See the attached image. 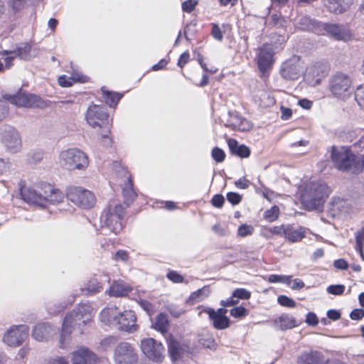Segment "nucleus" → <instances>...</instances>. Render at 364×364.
<instances>
[{"label": "nucleus", "instance_id": "nucleus-13", "mask_svg": "<svg viewBox=\"0 0 364 364\" xmlns=\"http://www.w3.org/2000/svg\"><path fill=\"white\" fill-rule=\"evenodd\" d=\"M42 189L43 183L36 187L21 186L20 188L21 197L27 203L45 208V198Z\"/></svg>", "mask_w": 364, "mask_h": 364}, {"label": "nucleus", "instance_id": "nucleus-47", "mask_svg": "<svg viewBox=\"0 0 364 364\" xmlns=\"http://www.w3.org/2000/svg\"><path fill=\"white\" fill-rule=\"evenodd\" d=\"M211 154L213 159L218 163H221L225 160V154L223 150L218 147H215L212 150Z\"/></svg>", "mask_w": 364, "mask_h": 364}, {"label": "nucleus", "instance_id": "nucleus-15", "mask_svg": "<svg viewBox=\"0 0 364 364\" xmlns=\"http://www.w3.org/2000/svg\"><path fill=\"white\" fill-rule=\"evenodd\" d=\"M301 73L302 67L300 63V58L297 55H294L284 62L280 69L282 76L290 80L298 79Z\"/></svg>", "mask_w": 364, "mask_h": 364}, {"label": "nucleus", "instance_id": "nucleus-11", "mask_svg": "<svg viewBox=\"0 0 364 364\" xmlns=\"http://www.w3.org/2000/svg\"><path fill=\"white\" fill-rule=\"evenodd\" d=\"M6 98L11 104L19 107L34 108L42 107L43 105V101L40 97L26 92L21 91L13 95H8Z\"/></svg>", "mask_w": 364, "mask_h": 364}, {"label": "nucleus", "instance_id": "nucleus-44", "mask_svg": "<svg viewBox=\"0 0 364 364\" xmlns=\"http://www.w3.org/2000/svg\"><path fill=\"white\" fill-rule=\"evenodd\" d=\"M355 100L359 107L364 109V85L358 86L355 91Z\"/></svg>", "mask_w": 364, "mask_h": 364}, {"label": "nucleus", "instance_id": "nucleus-3", "mask_svg": "<svg viewBox=\"0 0 364 364\" xmlns=\"http://www.w3.org/2000/svg\"><path fill=\"white\" fill-rule=\"evenodd\" d=\"M331 159L335 166L340 171L359 173L364 168V154L355 156L346 147H333Z\"/></svg>", "mask_w": 364, "mask_h": 364}, {"label": "nucleus", "instance_id": "nucleus-49", "mask_svg": "<svg viewBox=\"0 0 364 364\" xmlns=\"http://www.w3.org/2000/svg\"><path fill=\"white\" fill-rule=\"evenodd\" d=\"M2 55L5 56V57H4V60L5 61L6 67L7 68H11V65H13L12 60L15 58H17V56L14 53H12V50H10V51H9V50H4L2 52Z\"/></svg>", "mask_w": 364, "mask_h": 364}, {"label": "nucleus", "instance_id": "nucleus-35", "mask_svg": "<svg viewBox=\"0 0 364 364\" xmlns=\"http://www.w3.org/2000/svg\"><path fill=\"white\" fill-rule=\"evenodd\" d=\"M321 353L317 351L304 353L298 358V364H321Z\"/></svg>", "mask_w": 364, "mask_h": 364}, {"label": "nucleus", "instance_id": "nucleus-42", "mask_svg": "<svg viewBox=\"0 0 364 364\" xmlns=\"http://www.w3.org/2000/svg\"><path fill=\"white\" fill-rule=\"evenodd\" d=\"M117 342V338L114 336H109L103 338L100 343L99 348L102 350H107L112 348Z\"/></svg>", "mask_w": 364, "mask_h": 364}, {"label": "nucleus", "instance_id": "nucleus-36", "mask_svg": "<svg viewBox=\"0 0 364 364\" xmlns=\"http://www.w3.org/2000/svg\"><path fill=\"white\" fill-rule=\"evenodd\" d=\"M167 343L171 358L173 360H176L179 357L181 350L180 343L171 335L168 337Z\"/></svg>", "mask_w": 364, "mask_h": 364}, {"label": "nucleus", "instance_id": "nucleus-26", "mask_svg": "<svg viewBox=\"0 0 364 364\" xmlns=\"http://www.w3.org/2000/svg\"><path fill=\"white\" fill-rule=\"evenodd\" d=\"M12 53H14L21 60H29L37 55L38 49L36 46L25 43L13 50Z\"/></svg>", "mask_w": 364, "mask_h": 364}, {"label": "nucleus", "instance_id": "nucleus-20", "mask_svg": "<svg viewBox=\"0 0 364 364\" xmlns=\"http://www.w3.org/2000/svg\"><path fill=\"white\" fill-rule=\"evenodd\" d=\"M45 208L48 205H57L64 201L65 194L49 183H43Z\"/></svg>", "mask_w": 364, "mask_h": 364}, {"label": "nucleus", "instance_id": "nucleus-51", "mask_svg": "<svg viewBox=\"0 0 364 364\" xmlns=\"http://www.w3.org/2000/svg\"><path fill=\"white\" fill-rule=\"evenodd\" d=\"M198 4L197 0H187L182 4V9L187 12H192Z\"/></svg>", "mask_w": 364, "mask_h": 364}, {"label": "nucleus", "instance_id": "nucleus-57", "mask_svg": "<svg viewBox=\"0 0 364 364\" xmlns=\"http://www.w3.org/2000/svg\"><path fill=\"white\" fill-rule=\"evenodd\" d=\"M287 225L274 226L269 229V232L284 237Z\"/></svg>", "mask_w": 364, "mask_h": 364}, {"label": "nucleus", "instance_id": "nucleus-54", "mask_svg": "<svg viewBox=\"0 0 364 364\" xmlns=\"http://www.w3.org/2000/svg\"><path fill=\"white\" fill-rule=\"evenodd\" d=\"M113 259L117 262H126L129 259L128 253L124 250H118Z\"/></svg>", "mask_w": 364, "mask_h": 364}, {"label": "nucleus", "instance_id": "nucleus-7", "mask_svg": "<svg viewBox=\"0 0 364 364\" xmlns=\"http://www.w3.org/2000/svg\"><path fill=\"white\" fill-rule=\"evenodd\" d=\"M67 198L72 203L82 208H90L95 203V197L90 191L79 187H70Z\"/></svg>", "mask_w": 364, "mask_h": 364}, {"label": "nucleus", "instance_id": "nucleus-58", "mask_svg": "<svg viewBox=\"0 0 364 364\" xmlns=\"http://www.w3.org/2000/svg\"><path fill=\"white\" fill-rule=\"evenodd\" d=\"M224 201V197L220 194L215 195L211 200L213 205L216 208H221L223 205Z\"/></svg>", "mask_w": 364, "mask_h": 364}, {"label": "nucleus", "instance_id": "nucleus-37", "mask_svg": "<svg viewBox=\"0 0 364 364\" xmlns=\"http://www.w3.org/2000/svg\"><path fill=\"white\" fill-rule=\"evenodd\" d=\"M102 98L105 102L109 107H114L122 97V95L117 92H112L102 88Z\"/></svg>", "mask_w": 364, "mask_h": 364}, {"label": "nucleus", "instance_id": "nucleus-39", "mask_svg": "<svg viewBox=\"0 0 364 364\" xmlns=\"http://www.w3.org/2000/svg\"><path fill=\"white\" fill-rule=\"evenodd\" d=\"M331 210L336 213H342L346 210L347 208V203L343 198L339 197H334L331 201Z\"/></svg>", "mask_w": 364, "mask_h": 364}, {"label": "nucleus", "instance_id": "nucleus-59", "mask_svg": "<svg viewBox=\"0 0 364 364\" xmlns=\"http://www.w3.org/2000/svg\"><path fill=\"white\" fill-rule=\"evenodd\" d=\"M306 322L310 326H316L318 323V319L316 315L313 312H309L307 314L306 317Z\"/></svg>", "mask_w": 364, "mask_h": 364}, {"label": "nucleus", "instance_id": "nucleus-38", "mask_svg": "<svg viewBox=\"0 0 364 364\" xmlns=\"http://www.w3.org/2000/svg\"><path fill=\"white\" fill-rule=\"evenodd\" d=\"M209 294V287L205 286L203 288L199 289L197 291L193 292L188 298V302H190L191 304L199 302L203 300L205 298L208 297Z\"/></svg>", "mask_w": 364, "mask_h": 364}, {"label": "nucleus", "instance_id": "nucleus-40", "mask_svg": "<svg viewBox=\"0 0 364 364\" xmlns=\"http://www.w3.org/2000/svg\"><path fill=\"white\" fill-rule=\"evenodd\" d=\"M355 250L357 252H359L360 257L363 259H364V255L363 253V242H364V229H361L359 231L357 232L355 235Z\"/></svg>", "mask_w": 364, "mask_h": 364}, {"label": "nucleus", "instance_id": "nucleus-16", "mask_svg": "<svg viewBox=\"0 0 364 364\" xmlns=\"http://www.w3.org/2000/svg\"><path fill=\"white\" fill-rule=\"evenodd\" d=\"M323 29L333 40L348 42L352 38L350 30L344 25L337 23H323Z\"/></svg>", "mask_w": 364, "mask_h": 364}, {"label": "nucleus", "instance_id": "nucleus-46", "mask_svg": "<svg viewBox=\"0 0 364 364\" xmlns=\"http://www.w3.org/2000/svg\"><path fill=\"white\" fill-rule=\"evenodd\" d=\"M277 301L282 306L294 308L296 306V302L292 299L284 295L279 296Z\"/></svg>", "mask_w": 364, "mask_h": 364}, {"label": "nucleus", "instance_id": "nucleus-21", "mask_svg": "<svg viewBox=\"0 0 364 364\" xmlns=\"http://www.w3.org/2000/svg\"><path fill=\"white\" fill-rule=\"evenodd\" d=\"M113 168L115 170L117 176L124 177L127 180V184L126 187L123 188V195L127 202L133 200L135 198L136 194L132 188V183L131 181V176L127 171V169L118 162L113 164Z\"/></svg>", "mask_w": 364, "mask_h": 364}, {"label": "nucleus", "instance_id": "nucleus-63", "mask_svg": "<svg viewBox=\"0 0 364 364\" xmlns=\"http://www.w3.org/2000/svg\"><path fill=\"white\" fill-rule=\"evenodd\" d=\"M212 35L216 40L221 41L223 39V33L218 25H213L212 28Z\"/></svg>", "mask_w": 364, "mask_h": 364}, {"label": "nucleus", "instance_id": "nucleus-4", "mask_svg": "<svg viewBox=\"0 0 364 364\" xmlns=\"http://www.w3.org/2000/svg\"><path fill=\"white\" fill-rule=\"evenodd\" d=\"M59 162L69 170H85L89 164L87 155L76 148L62 151L59 155Z\"/></svg>", "mask_w": 364, "mask_h": 364}, {"label": "nucleus", "instance_id": "nucleus-19", "mask_svg": "<svg viewBox=\"0 0 364 364\" xmlns=\"http://www.w3.org/2000/svg\"><path fill=\"white\" fill-rule=\"evenodd\" d=\"M100 358L90 349L81 347L72 353L73 364H95Z\"/></svg>", "mask_w": 364, "mask_h": 364}, {"label": "nucleus", "instance_id": "nucleus-34", "mask_svg": "<svg viewBox=\"0 0 364 364\" xmlns=\"http://www.w3.org/2000/svg\"><path fill=\"white\" fill-rule=\"evenodd\" d=\"M232 153L241 157L247 158L250 154V149L245 145H239L236 140L229 139L228 141Z\"/></svg>", "mask_w": 364, "mask_h": 364}, {"label": "nucleus", "instance_id": "nucleus-43", "mask_svg": "<svg viewBox=\"0 0 364 364\" xmlns=\"http://www.w3.org/2000/svg\"><path fill=\"white\" fill-rule=\"evenodd\" d=\"M27 0H9L8 5L11 11L15 14L22 10Z\"/></svg>", "mask_w": 364, "mask_h": 364}, {"label": "nucleus", "instance_id": "nucleus-60", "mask_svg": "<svg viewBox=\"0 0 364 364\" xmlns=\"http://www.w3.org/2000/svg\"><path fill=\"white\" fill-rule=\"evenodd\" d=\"M364 316V310L361 309H355L353 310L350 314V317L353 320H360Z\"/></svg>", "mask_w": 364, "mask_h": 364}, {"label": "nucleus", "instance_id": "nucleus-31", "mask_svg": "<svg viewBox=\"0 0 364 364\" xmlns=\"http://www.w3.org/2000/svg\"><path fill=\"white\" fill-rule=\"evenodd\" d=\"M87 80V76L80 74L79 73L74 72L70 77L66 75L60 76L58 78V83L61 87H68L73 85L76 82H85Z\"/></svg>", "mask_w": 364, "mask_h": 364}, {"label": "nucleus", "instance_id": "nucleus-6", "mask_svg": "<svg viewBox=\"0 0 364 364\" xmlns=\"http://www.w3.org/2000/svg\"><path fill=\"white\" fill-rule=\"evenodd\" d=\"M351 80L343 73H337L329 79V90L338 98L344 99L350 94Z\"/></svg>", "mask_w": 364, "mask_h": 364}, {"label": "nucleus", "instance_id": "nucleus-41", "mask_svg": "<svg viewBox=\"0 0 364 364\" xmlns=\"http://www.w3.org/2000/svg\"><path fill=\"white\" fill-rule=\"evenodd\" d=\"M291 278V276L270 274L268 277V282L270 283H285L287 285H290Z\"/></svg>", "mask_w": 364, "mask_h": 364}, {"label": "nucleus", "instance_id": "nucleus-5", "mask_svg": "<svg viewBox=\"0 0 364 364\" xmlns=\"http://www.w3.org/2000/svg\"><path fill=\"white\" fill-rule=\"evenodd\" d=\"M124 213L122 205L112 202L109 204L107 210L105 211L100 217L102 228L107 227L114 234L119 232L122 229L121 220Z\"/></svg>", "mask_w": 364, "mask_h": 364}, {"label": "nucleus", "instance_id": "nucleus-25", "mask_svg": "<svg viewBox=\"0 0 364 364\" xmlns=\"http://www.w3.org/2000/svg\"><path fill=\"white\" fill-rule=\"evenodd\" d=\"M225 126L242 132L248 131L252 128V124L247 119L236 114H230V119Z\"/></svg>", "mask_w": 364, "mask_h": 364}, {"label": "nucleus", "instance_id": "nucleus-24", "mask_svg": "<svg viewBox=\"0 0 364 364\" xmlns=\"http://www.w3.org/2000/svg\"><path fill=\"white\" fill-rule=\"evenodd\" d=\"M120 310L116 306H110L103 309L100 313V321L106 325L117 323Z\"/></svg>", "mask_w": 364, "mask_h": 364}, {"label": "nucleus", "instance_id": "nucleus-23", "mask_svg": "<svg viewBox=\"0 0 364 364\" xmlns=\"http://www.w3.org/2000/svg\"><path fill=\"white\" fill-rule=\"evenodd\" d=\"M3 141L7 149L11 152L16 153L21 149V139L19 133L13 129L5 133Z\"/></svg>", "mask_w": 364, "mask_h": 364}, {"label": "nucleus", "instance_id": "nucleus-62", "mask_svg": "<svg viewBox=\"0 0 364 364\" xmlns=\"http://www.w3.org/2000/svg\"><path fill=\"white\" fill-rule=\"evenodd\" d=\"M235 185L238 188L241 189H246L250 186V181L246 179L245 178H240L239 180L236 181L235 182Z\"/></svg>", "mask_w": 364, "mask_h": 364}, {"label": "nucleus", "instance_id": "nucleus-12", "mask_svg": "<svg viewBox=\"0 0 364 364\" xmlns=\"http://www.w3.org/2000/svg\"><path fill=\"white\" fill-rule=\"evenodd\" d=\"M28 328L25 325L13 326L3 336V342L11 347L20 346L27 338Z\"/></svg>", "mask_w": 364, "mask_h": 364}, {"label": "nucleus", "instance_id": "nucleus-8", "mask_svg": "<svg viewBox=\"0 0 364 364\" xmlns=\"http://www.w3.org/2000/svg\"><path fill=\"white\" fill-rule=\"evenodd\" d=\"M330 70V65L326 62H316L309 65L304 74V79L311 86L318 85Z\"/></svg>", "mask_w": 364, "mask_h": 364}, {"label": "nucleus", "instance_id": "nucleus-14", "mask_svg": "<svg viewBox=\"0 0 364 364\" xmlns=\"http://www.w3.org/2000/svg\"><path fill=\"white\" fill-rule=\"evenodd\" d=\"M87 122L93 128L102 127L108 122L109 116L104 107L97 105H90L86 112Z\"/></svg>", "mask_w": 364, "mask_h": 364}, {"label": "nucleus", "instance_id": "nucleus-45", "mask_svg": "<svg viewBox=\"0 0 364 364\" xmlns=\"http://www.w3.org/2000/svg\"><path fill=\"white\" fill-rule=\"evenodd\" d=\"M279 213V208L274 205L264 212V218L269 222H272L277 219Z\"/></svg>", "mask_w": 364, "mask_h": 364}, {"label": "nucleus", "instance_id": "nucleus-64", "mask_svg": "<svg viewBox=\"0 0 364 364\" xmlns=\"http://www.w3.org/2000/svg\"><path fill=\"white\" fill-rule=\"evenodd\" d=\"M334 267L338 269L345 270L348 267L347 262L343 259H337L334 262Z\"/></svg>", "mask_w": 364, "mask_h": 364}, {"label": "nucleus", "instance_id": "nucleus-29", "mask_svg": "<svg viewBox=\"0 0 364 364\" xmlns=\"http://www.w3.org/2000/svg\"><path fill=\"white\" fill-rule=\"evenodd\" d=\"M353 0H326V6L331 12L342 14L353 4Z\"/></svg>", "mask_w": 364, "mask_h": 364}, {"label": "nucleus", "instance_id": "nucleus-30", "mask_svg": "<svg viewBox=\"0 0 364 364\" xmlns=\"http://www.w3.org/2000/svg\"><path fill=\"white\" fill-rule=\"evenodd\" d=\"M306 229L300 227L298 229H294L291 225H287L284 237L290 242H297L305 237Z\"/></svg>", "mask_w": 364, "mask_h": 364}, {"label": "nucleus", "instance_id": "nucleus-28", "mask_svg": "<svg viewBox=\"0 0 364 364\" xmlns=\"http://www.w3.org/2000/svg\"><path fill=\"white\" fill-rule=\"evenodd\" d=\"M272 324L276 329L285 331L296 326V320L290 315L282 314L272 320Z\"/></svg>", "mask_w": 364, "mask_h": 364}, {"label": "nucleus", "instance_id": "nucleus-27", "mask_svg": "<svg viewBox=\"0 0 364 364\" xmlns=\"http://www.w3.org/2000/svg\"><path fill=\"white\" fill-rule=\"evenodd\" d=\"M132 288L122 280L114 281L109 289V295L115 297L125 296L131 292Z\"/></svg>", "mask_w": 364, "mask_h": 364}, {"label": "nucleus", "instance_id": "nucleus-17", "mask_svg": "<svg viewBox=\"0 0 364 364\" xmlns=\"http://www.w3.org/2000/svg\"><path fill=\"white\" fill-rule=\"evenodd\" d=\"M274 51L269 45H263L259 49L257 56V65L259 70L265 75L272 67L274 63Z\"/></svg>", "mask_w": 364, "mask_h": 364}, {"label": "nucleus", "instance_id": "nucleus-48", "mask_svg": "<svg viewBox=\"0 0 364 364\" xmlns=\"http://www.w3.org/2000/svg\"><path fill=\"white\" fill-rule=\"evenodd\" d=\"M232 296L240 299H248L251 296V293L245 289H237L232 292Z\"/></svg>", "mask_w": 364, "mask_h": 364}, {"label": "nucleus", "instance_id": "nucleus-9", "mask_svg": "<svg viewBox=\"0 0 364 364\" xmlns=\"http://www.w3.org/2000/svg\"><path fill=\"white\" fill-rule=\"evenodd\" d=\"M140 348L143 353L150 360L161 362L164 358L165 348L163 344L152 338L141 341Z\"/></svg>", "mask_w": 364, "mask_h": 364}, {"label": "nucleus", "instance_id": "nucleus-22", "mask_svg": "<svg viewBox=\"0 0 364 364\" xmlns=\"http://www.w3.org/2000/svg\"><path fill=\"white\" fill-rule=\"evenodd\" d=\"M55 333V328L49 323L36 325L32 331V336L38 341H46L50 338Z\"/></svg>", "mask_w": 364, "mask_h": 364}, {"label": "nucleus", "instance_id": "nucleus-50", "mask_svg": "<svg viewBox=\"0 0 364 364\" xmlns=\"http://www.w3.org/2000/svg\"><path fill=\"white\" fill-rule=\"evenodd\" d=\"M344 290L345 286L342 284L330 285L327 288L328 293L333 295H341L343 293Z\"/></svg>", "mask_w": 364, "mask_h": 364}, {"label": "nucleus", "instance_id": "nucleus-10", "mask_svg": "<svg viewBox=\"0 0 364 364\" xmlns=\"http://www.w3.org/2000/svg\"><path fill=\"white\" fill-rule=\"evenodd\" d=\"M114 360L115 364H137L138 355L131 344L122 342L114 349Z\"/></svg>", "mask_w": 364, "mask_h": 364}, {"label": "nucleus", "instance_id": "nucleus-32", "mask_svg": "<svg viewBox=\"0 0 364 364\" xmlns=\"http://www.w3.org/2000/svg\"><path fill=\"white\" fill-rule=\"evenodd\" d=\"M206 313L213 321V326L217 329H224L229 326V319L227 316H218L215 314V310L208 309Z\"/></svg>", "mask_w": 364, "mask_h": 364}, {"label": "nucleus", "instance_id": "nucleus-52", "mask_svg": "<svg viewBox=\"0 0 364 364\" xmlns=\"http://www.w3.org/2000/svg\"><path fill=\"white\" fill-rule=\"evenodd\" d=\"M254 228L251 225H242L238 228V235L241 237H245L252 234Z\"/></svg>", "mask_w": 364, "mask_h": 364}, {"label": "nucleus", "instance_id": "nucleus-53", "mask_svg": "<svg viewBox=\"0 0 364 364\" xmlns=\"http://www.w3.org/2000/svg\"><path fill=\"white\" fill-rule=\"evenodd\" d=\"M230 315L235 318L242 317L246 315V309L242 306H237L230 310Z\"/></svg>", "mask_w": 364, "mask_h": 364}, {"label": "nucleus", "instance_id": "nucleus-18", "mask_svg": "<svg viewBox=\"0 0 364 364\" xmlns=\"http://www.w3.org/2000/svg\"><path fill=\"white\" fill-rule=\"evenodd\" d=\"M136 321V317L134 312L131 310H125L123 312L120 311L117 325L119 331L132 333L139 328Z\"/></svg>", "mask_w": 364, "mask_h": 364}, {"label": "nucleus", "instance_id": "nucleus-55", "mask_svg": "<svg viewBox=\"0 0 364 364\" xmlns=\"http://www.w3.org/2000/svg\"><path fill=\"white\" fill-rule=\"evenodd\" d=\"M167 277L175 283H181L183 282V277L176 272L171 271L167 274Z\"/></svg>", "mask_w": 364, "mask_h": 364}, {"label": "nucleus", "instance_id": "nucleus-56", "mask_svg": "<svg viewBox=\"0 0 364 364\" xmlns=\"http://www.w3.org/2000/svg\"><path fill=\"white\" fill-rule=\"evenodd\" d=\"M227 199L232 205H236L240 202L241 196L237 193L230 192L227 194Z\"/></svg>", "mask_w": 364, "mask_h": 364}, {"label": "nucleus", "instance_id": "nucleus-61", "mask_svg": "<svg viewBox=\"0 0 364 364\" xmlns=\"http://www.w3.org/2000/svg\"><path fill=\"white\" fill-rule=\"evenodd\" d=\"M292 289L299 290L304 287V283L300 279H291L290 285H289Z\"/></svg>", "mask_w": 364, "mask_h": 364}, {"label": "nucleus", "instance_id": "nucleus-2", "mask_svg": "<svg viewBox=\"0 0 364 364\" xmlns=\"http://www.w3.org/2000/svg\"><path fill=\"white\" fill-rule=\"evenodd\" d=\"M330 191L329 187L321 181H309L301 190V202L308 210H318L323 205Z\"/></svg>", "mask_w": 364, "mask_h": 364}, {"label": "nucleus", "instance_id": "nucleus-1", "mask_svg": "<svg viewBox=\"0 0 364 364\" xmlns=\"http://www.w3.org/2000/svg\"><path fill=\"white\" fill-rule=\"evenodd\" d=\"M93 314V309L90 304L78 305L72 311L68 313L63 319L60 333L58 346L65 349L70 346L71 334L75 328H78L82 333V326L90 322Z\"/></svg>", "mask_w": 364, "mask_h": 364}, {"label": "nucleus", "instance_id": "nucleus-33", "mask_svg": "<svg viewBox=\"0 0 364 364\" xmlns=\"http://www.w3.org/2000/svg\"><path fill=\"white\" fill-rule=\"evenodd\" d=\"M151 327L164 335L168 332L169 323L168 316L166 314L161 313L156 318L154 322L152 323Z\"/></svg>", "mask_w": 364, "mask_h": 364}]
</instances>
